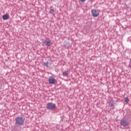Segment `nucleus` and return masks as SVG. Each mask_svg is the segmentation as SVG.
I'll return each mask as SVG.
<instances>
[{
	"mask_svg": "<svg viewBox=\"0 0 131 131\" xmlns=\"http://www.w3.org/2000/svg\"><path fill=\"white\" fill-rule=\"evenodd\" d=\"M44 43L45 44V46H47V47H50V46L52 45V40H51L49 38H47L46 39Z\"/></svg>",
	"mask_w": 131,
	"mask_h": 131,
	"instance_id": "obj_5",
	"label": "nucleus"
},
{
	"mask_svg": "<svg viewBox=\"0 0 131 131\" xmlns=\"http://www.w3.org/2000/svg\"><path fill=\"white\" fill-rule=\"evenodd\" d=\"M91 13L93 17H98V16H99V13L98 10L93 9L91 11Z\"/></svg>",
	"mask_w": 131,
	"mask_h": 131,
	"instance_id": "obj_3",
	"label": "nucleus"
},
{
	"mask_svg": "<svg viewBox=\"0 0 131 131\" xmlns=\"http://www.w3.org/2000/svg\"><path fill=\"white\" fill-rule=\"evenodd\" d=\"M56 81V80L55 78H54L52 76H50L49 78V82L51 84H54L55 83V82Z\"/></svg>",
	"mask_w": 131,
	"mask_h": 131,
	"instance_id": "obj_6",
	"label": "nucleus"
},
{
	"mask_svg": "<svg viewBox=\"0 0 131 131\" xmlns=\"http://www.w3.org/2000/svg\"><path fill=\"white\" fill-rule=\"evenodd\" d=\"M51 1H55V0H51Z\"/></svg>",
	"mask_w": 131,
	"mask_h": 131,
	"instance_id": "obj_14",
	"label": "nucleus"
},
{
	"mask_svg": "<svg viewBox=\"0 0 131 131\" xmlns=\"http://www.w3.org/2000/svg\"><path fill=\"white\" fill-rule=\"evenodd\" d=\"M25 120L22 117H18L15 119V124L17 125H23Z\"/></svg>",
	"mask_w": 131,
	"mask_h": 131,
	"instance_id": "obj_1",
	"label": "nucleus"
},
{
	"mask_svg": "<svg viewBox=\"0 0 131 131\" xmlns=\"http://www.w3.org/2000/svg\"><path fill=\"white\" fill-rule=\"evenodd\" d=\"M2 18L3 20H8V19H10V16H9L8 14H6L3 15Z\"/></svg>",
	"mask_w": 131,
	"mask_h": 131,
	"instance_id": "obj_7",
	"label": "nucleus"
},
{
	"mask_svg": "<svg viewBox=\"0 0 131 131\" xmlns=\"http://www.w3.org/2000/svg\"><path fill=\"white\" fill-rule=\"evenodd\" d=\"M120 124L122 126H124V127L128 126L129 125L128 122H127V121L125 120H122V121H121Z\"/></svg>",
	"mask_w": 131,
	"mask_h": 131,
	"instance_id": "obj_4",
	"label": "nucleus"
},
{
	"mask_svg": "<svg viewBox=\"0 0 131 131\" xmlns=\"http://www.w3.org/2000/svg\"><path fill=\"white\" fill-rule=\"evenodd\" d=\"M62 75H63V76H67V77H68L69 74H68V73H67V72H63L62 73Z\"/></svg>",
	"mask_w": 131,
	"mask_h": 131,
	"instance_id": "obj_8",
	"label": "nucleus"
},
{
	"mask_svg": "<svg viewBox=\"0 0 131 131\" xmlns=\"http://www.w3.org/2000/svg\"><path fill=\"white\" fill-rule=\"evenodd\" d=\"M43 65H45V66H48V65H49V62H44Z\"/></svg>",
	"mask_w": 131,
	"mask_h": 131,
	"instance_id": "obj_11",
	"label": "nucleus"
},
{
	"mask_svg": "<svg viewBox=\"0 0 131 131\" xmlns=\"http://www.w3.org/2000/svg\"><path fill=\"white\" fill-rule=\"evenodd\" d=\"M51 14H55V10L54 9H50Z\"/></svg>",
	"mask_w": 131,
	"mask_h": 131,
	"instance_id": "obj_10",
	"label": "nucleus"
},
{
	"mask_svg": "<svg viewBox=\"0 0 131 131\" xmlns=\"http://www.w3.org/2000/svg\"><path fill=\"white\" fill-rule=\"evenodd\" d=\"M109 106H111V107H112L114 106V103H109Z\"/></svg>",
	"mask_w": 131,
	"mask_h": 131,
	"instance_id": "obj_12",
	"label": "nucleus"
},
{
	"mask_svg": "<svg viewBox=\"0 0 131 131\" xmlns=\"http://www.w3.org/2000/svg\"><path fill=\"white\" fill-rule=\"evenodd\" d=\"M80 2L83 3V2H85V0H80Z\"/></svg>",
	"mask_w": 131,
	"mask_h": 131,
	"instance_id": "obj_13",
	"label": "nucleus"
},
{
	"mask_svg": "<svg viewBox=\"0 0 131 131\" xmlns=\"http://www.w3.org/2000/svg\"><path fill=\"white\" fill-rule=\"evenodd\" d=\"M47 107L49 110H53L56 108V104L53 103H49L47 105Z\"/></svg>",
	"mask_w": 131,
	"mask_h": 131,
	"instance_id": "obj_2",
	"label": "nucleus"
},
{
	"mask_svg": "<svg viewBox=\"0 0 131 131\" xmlns=\"http://www.w3.org/2000/svg\"><path fill=\"white\" fill-rule=\"evenodd\" d=\"M125 103H128V102H129V99H128V98L126 97L125 98Z\"/></svg>",
	"mask_w": 131,
	"mask_h": 131,
	"instance_id": "obj_9",
	"label": "nucleus"
}]
</instances>
